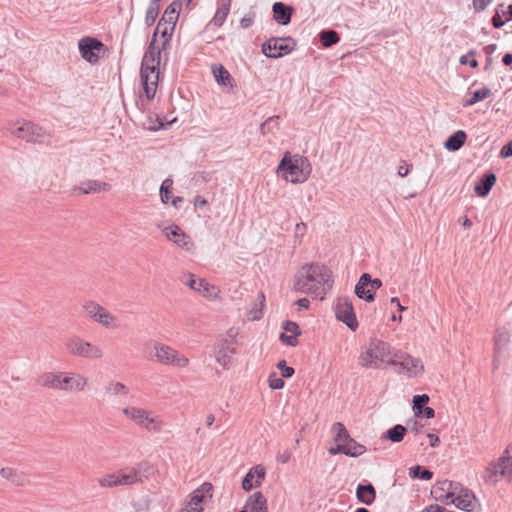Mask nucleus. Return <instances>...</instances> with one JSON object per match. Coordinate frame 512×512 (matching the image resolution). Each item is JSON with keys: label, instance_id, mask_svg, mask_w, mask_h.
Masks as SVG:
<instances>
[{"label": "nucleus", "instance_id": "49530a36", "mask_svg": "<svg viewBox=\"0 0 512 512\" xmlns=\"http://www.w3.org/2000/svg\"><path fill=\"white\" fill-rule=\"evenodd\" d=\"M120 482L121 481L119 480L118 472L104 475L98 481L99 485L104 488L105 487L112 488V487L120 486Z\"/></svg>", "mask_w": 512, "mask_h": 512}, {"label": "nucleus", "instance_id": "338daca9", "mask_svg": "<svg viewBox=\"0 0 512 512\" xmlns=\"http://www.w3.org/2000/svg\"><path fill=\"white\" fill-rule=\"evenodd\" d=\"M448 510L440 506L438 504H430L429 506L425 507L422 512H447Z\"/></svg>", "mask_w": 512, "mask_h": 512}, {"label": "nucleus", "instance_id": "f8f14e48", "mask_svg": "<svg viewBox=\"0 0 512 512\" xmlns=\"http://www.w3.org/2000/svg\"><path fill=\"white\" fill-rule=\"evenodd\" d=\"M152 472V467L148 462H140L134 467L122 469L118 471L120 486H128L142 482L143 478H147Z\"/></svg>", "mask_w": 512, "mask_h": 512}, {"label": "nucleus", "instance_id": "774afa93", "mask_svg": "<svg viewBox=\"0 0 512 512\" xmlns=\"http://www.w3.org/2000/svg\"><path fill=\"white\" fill-rule=\"evenodd\" d=\"M410 168H411V165L407 164L405 161H403L402 165H400L398 167V171H397V174L400 176V177H405L408 175L409 171H410Z\"/></svg>", "mask_w": 512, "mask_h": 512}, {"label": "nucleus", "instance_id": "c756f323", "mask_svg": "<svg viewBox=\"0 0 512 512\" xmlns=\"http://www.w3.org/2000/svg\"><path fill=\"white\" fill-rule=\"evenodd\" d=\"M179 8L180 4L177 2H173L165 9L164 14L162 15L161 19L157 24L155 30L156 33L163 27V25H166L167 23L176 26V22L179 16Z\"/></svg>", "mask_w": 512, "mask_h": 512}, {"label": "nucleus", "instance_id": "4468645a", "mask_svg": "<svg viewBox=\"0 0 512 512\" xmlns=\"http://www.w3.org/2000/svg\"><path fill=\"white\" fill-rule=\"evenodd\" d=\"M381 285L382 282L380 279H372L370 274L363 273L355 286V295L368 302L373 301L375 292Z\"/></svg>", "mask_w": 512, "mask_h": 512}, {"label": "nucleus", "instance_id": "58836bf2", "mask_svg": "<svg viewBox=\"0 0 512 512\" xmlns=\"http://www.w3.org/2000/svg\"><path fill=\"white\" fill-rule=\"evenodd\" d=\"M156 36L157 33L154 32L152 39L148 45L147 50L144 53V56L147 57V59L154 60L155 62L160 63L161 61V52H162V46L159 47L156 44Z\"/></svg>", "mask_w": 512, "mask_h": 512}, {"label": "nucleus", "instance_id": "4d7b16f0", "mask_svg": "<svg viewBox=\"0 0 512 512\" xmlns=\"http://www.w3.org/2000/svg\"><path fill=\"white\" fill-rule=\"evenodd\" d=\"M291 459V452L289 449H284L282 451H279L276 455V460L278 463L285 464L289 462Z\"/></svg>", "mask_w": 512, "mask_h": 512}, {"label": "nucleus", "instance_id": "864d4df0", "mask_svg": "<svg viewBox=\"0 0 512 512\" xmlns=\"http://www.w3.org/2000/svg\"><path fill=\"white\" fill-rule=\"evenodd\" d=\"M277 369L281 371V375L283 378H290L294 375L295 370L293 367L288 366L286 363V360L282 359L280 360L277 365Z\"/></svg>", "mask_w": 512, "mask_h": 512}, {"label": "nucleus", "instance_id": "9b49d317", "mask_svg": "<svg viewBox=\"0 0 512 512\" xmlns=\"http://www.w3.org/2000/svg\"><path fill=\"white\" fill-rule=\"evenodd\" d=\"M295 46L291 37H272L262 44V52L268 58L277 59L293 51Z\"/></svg>", "mask_w": 512, "mask_h": 512}, {"label": "nucleus", "instance_id": "bb28decb", "mask_svg": "<svg viewBox=\"0 0 512 512\" xmlns=\"http://www.w3.org/2000/svg\"><path fill=\"white\" fill-rule=\"evenodd\" d=\"M0 474L3 478L16 486H25L29 483V478L23 471L12 467L2 468Z\"/></svg>", "mask_w": 512, "mask_h": 512}, {"label": "nucleus", "instance_id": "39448f33", "mask_svg": "<svg viewBox=\"0 0 512 512\" xmlns=\"http://www.w3.org/2000/svg\"><path fill=\"white\" fill-rule=\"evenodd\" d=\"M160 63L143 56L140 67L141 84L147 100L155 97L159 80Z\"/></svg>", "mask_w": 512, "mask_h": 512}, {"label": "nucleus", "instance_id": "13d9d810", "mask_svg": "<svg viewBox=\"0 0 512 512\" xmlns=\"http://www.w3.org/2000/svg\"><path fill=\"white\" fill-rule=\"evenodd\" d=\"M497 9L500 10V14L502 16L506 17V21L512 20V4H509L507 7H505V5L502 3L498 5Z\"/></svg>", "mask_w": 512, "mask_h": 512}, {"label": "nucleus", "instance_id": "09e8293b", "mask_svg": "<svg viewBox=\"0 0 512 512\" xmlns=\"http://www.w3.org/2000/svg\"><path fill=\"white\" fill-rule=\"evenodd\" d=\"M172 185H173V181L171 179H165L161 184L160 197H161V201L164 204H167L170 201Z\"/></svg>", "mask_w": 512, "mask_h": 512}, {"label": "nucleus", "instance_id": "a19ab883", "mask_svg": "<svg viewBox=\"0 0 512 512\" xmlns=\"http://www.w3.org/2000/svg\"><path fill=\"white\" fill-rule=\"evenodd\" d=\"M409 476L412 479H420L427 481L433 478V472L421 465H415L409 468Z\"/></svg>", "mask_w": 512, "mask_h": 512}, {"label": "nucleus", "instance_id": "ea45409f", "mask_svg": "<svg viewBox=\"0 0 512 512\" xmlns=\"http://www.w3.org/2000/svg\"><path fill=\"white\" fill-rule=\"evenodd\" d=\"M492 94L491 89L487 87H483L479 90H476L472 93L471 97L466 99L463 103L464 107L472 106L486 98H488Z\"/></svg>", "mask_w": 512, "mask_h": 512}, {"label": "nucleus", "instance_id": "f3484780", "mask_svg": "<svg viewBox=\"0 0 512 512\" xmlns=\"http://www.w3.org/2000/svg\"><path fill=\"white\" fill-rule=\"evenodd\" d=\"M62 391L81 392L87 384L88 378L77 372H62Z\"/></svg>", "mask_w": 512, "mask_h": 512}, {"label": "nucleus", "instance_id": "2eb2a0df", "mask_svg": "<svg viewBox=\"0 0 512 512\" xmlns=\"http://www.w3.org/2000/svg\"><path fill=\"white\" fill-rule=\"evenodd\" d=\"M460 489H462L460 482L444 480L437 482L431 493L436 500L450 504V501Z\"/></svg>", "mask_w": 512, "mask_h": 512}, {"label": "nucleus", "instance_id": "6e6552de", "mask_svg": "<svg viewBox=\"0 0 512 512\" xmlns=\"http://www.w3.org/2000/svg\"><path fill=\"white\" fill-rule=\"evenodd\" d=\"M123 414L137 425L151 432H159L162 427V421L153 416L152 412L138 407H126L122 410Z\"/></svg>", "mask_w": 512, "mask_h": 512}, {"label": "nucleus", "instance_id": "f257e3e1", "mask_svg": "<svg viewBox=\"0 0 512 512\" xmlns=\"http://www.w3.org/2000/svg\"><path fill=\"white\" fill-rule=\"evenodd\" d=\"M332 272L321 264H306L294 276V289L323 299L332 287Z\"/></svg>", "mask_w": 512, "mask_h": 512}, {"label": "nucleus", "instance_id": "e433bc0d", "mask_svg": "<svg viewBox=\"0 0 512 512\" xmlns=\"http://www.w3.org/2000/svg\"><path fill=\"white\" fill-rule=\"evenodd\" d=\"M407 432V427L401 424H396L386 431L385 438L393 443H399L403 440Z\"/></svg>", "mask_w": 512, "mask_h": 512}, {"label": "nucleus", "instance_id": "79ce46f5", "mask_svg": "<svg viewBox=\"0 0 512 512\" xmlns=\"http://www.w3.org/2000/svg\"><path fill=\"white\" fill-rule=\"evenodd\" d=\"M106 393L110 395H127L129 393L128 387L122 382L109 381L105 386Z\"/></svg>", "mask_w": 512, "mask_h": 512}, {"label": "nucleus", "instance_id": "72a5a7b5", "mask_svg": "<svg viewBox=\"0 0 512 512\" xmlns=\"http://www.w3.org/2000/svg\"><path fill=\"white\" fill-rule=\"evenodd\" d=\"M218 3H219V6H218L216 13L211 22L215 26L221 27L224 24L228 14H229L231 0H219Z\"/></svg>", "mask_w": 512, "mask_h": 512}, {"label": "nucleus", "instance_id": "1a4fd4ad", "mask_svg": "<svg viewBox=\"0 0 512 512\" xmlns=\"http://www.w3.org/2000/svg\"><path fill=\"white\" fill-rule=\"evenodd\" d=\"M332 430L335 433L334 441L342 442L344 445V455L358 457L366 452V447L363 444L350 437L343 423L335 422L332 425Z\"/></svg>", "mask_w": 512, "mask_h": 512}, {"label": "nucleus", "instance_id": "052dcab7", "mask_svg": "<svg viewBox=\"0 0 512 512\" xmlns=\"http://www.w3.org/2000/svg\"><path fill=\"white\" fill-rule=\"evenodd\" d=\"M492 1L493 0H473V8L475 12H481L485 10Z\"/></svg>", "mask_w": 512, "mask_h": 512}, {"label": "nucleus", "instance_id": "423d86ee", "mask_svg": "<svg viewBox=\"0 0 512 512\" xmlns=\"http://www.w3.org/2000/svg\"><path fill=\"white\" fill-rule=\"evenodd\" d=\"M387 365L397 367L398 373H403L408 377H417L424 372V365L420 359L401 351L393 353L387 360Z\"/></svg>", "mask_w": 512, "mask_h": 512}, {"label": "nucleus", "instance_id": "473e14b6", "mask_svg": "<svg viewBox=\"0 0 512 512\" xmlns=\"http://www.w3.org/2000/svg\"><path fill=\"white\" fill-rule=\"evenodd\" d=\"M466 138V133L463 130H458L447 138L444 147L448 151H457L464 145Z\"/></svg>", "mask_w": 512, "mask_h": 512}, {"label": "nucleus", "instance_id": "412c9836", "mask_svg": "<svg viewBox=\"0 0 512 512\" xmlns=\"http://www.w3.org/2000/svg\"><path fill=\"white\" fill-rule=\"evenodd\" d=\"M213 485L208 482H204L199 488L194 490L190 495V500L187 506L193 509H203L201 504L206 498H212Z\"/></svg>", "mask_w": 512, "mask_h": 512}, {"label": "nucleus", "instance_id": "dca6fc26", "mask_svg": "<svg viewBox=\"0 0 512 512\" xmlns=\"http://www.w3.org/2000/svg\"><path fill=\"white\" fill-rule=\"evenodd\" d=\"M81 56L90 63H96L99 60L98 54L95 51H100L103 43L96 38L83 37L78 43Z\"/></svg>", "mask_w": 512, "mask_h": 512}, {"label": "nucleus", "instance_id": "0e129e2a", "mask_svg": "<svg viewBox=\"0 0 512 512\" xmlns=\"http://www.w3.org/2000/svg\"><path fill=\"white\" fill-rule=\"evenodd\" d=\"M500 157L501 158H509L512 157V140L503 145V147L500 150Z\"/></svg>", "mask_w": 512, "mask_h": 512}, {"label": "nucleus", "instance_id": "e2e57ef3", "mask_svg": "<svg viewBox=\"0 0 512 512\" xmlns=\"http://www.w3.org/2000/svg\"><path fill=\"white\" fill-rule=\"evenodd\" d=\"M254 17H255V14L254 13H250L248 15H245L241 20H240V25L242 28L244 29H247L249 27L252 26L253 22H254Z\"/></svg>", "mask_w": 512, "mask_h": 512}, {"label": "nucleus", "instance_id": "37998d69", "mask_svg": "<svg viewBox=\"0 0 512 512\" xmlns=\"http://www.w3.org/2000/svg\"><path fill=\"white\" fill-rule=\"evenodd\" d=\"M199 286L201 290H198V292L206 298H216L219 293L218 288L208 283L205 279L200 278Z\"/></svg>", "mask_w": 512, "mask_h": 512}, {"label": "nucleus", "instance_id": "c03bdc74", "mask_svg": "<svg viewBox=\"0 0 512 512\" xmlns=\"http://www.w3.org/2000/svg\"><path fill=\"white\" fill-rule=\"evenodd\" d=\"M509 333L505 328H498L495 334V350L499 353L509 342Z\"/></svg>", "mask_w": 512, "mask_h": 512}, {"label": "nucleus", "instance_id": "2f4dec72", "mask_svg": "<svg viewBox=\"0 0 512 512\" xmlns=\"http://www.w3.org/2000/svg\"><path fill=\"white\" fill-rule=\"evenodd\" d=\"M370 345L375 348V358H378L379 362L387 364V360L393 355L390 345L378 339H371Z\"/></svg>", "mask_w": 512, "mask_h": 512}, {"label": "nucleus", "instance_id": "a18cd8bd", "mask_svg": "<svg viewBox=\"0 0 512 512\" xmlns=\"http://www.w3.org/2000/svg\"><path fill=\"white\" fill-rule=\"evenodd\" d=\"M430 398L427 394H418L413 396V410L415 415L420 417L422 413V408L426 407Z\"/></svg>", "mask_w": 512, "mask_h": 512}, {"label": "nucleus", "instance_id": "c85d7f7f", "mask_svg": "<svg viewBox=\"0 0 512 512\" xmlns=\"http://www.w3.org/2000/svg\"><path fill=\"white\" fill-rule=\"evenodd\" d=\"M496 175L493 172L484 173L475 185L474 191L480 197H486L496 183Z\"/></svg>", "mask_w": 512, "mask_h": 512}, {"label": "nucleus", "instance_id": "bf43d9fd", "mask_svg": "<svg viewBox=\"0 0 512 512\" xmlns=\"http://www.w3.org/2000/svg\"><path fill=\"white\" fill-rule=\"evenodd\" d=\"M491 23L493 25L494 28H501L504 26L505 24V21H503L502 19V15L500 14V10L499 9H496V12L495 14L493 15L492 19H491Z\"/></svg>", "mask_w": 512, "mask_h": 512}, {"label": "nucleus", "instance_id": "3c124183", "mask_svg": "<svg viewBox=\"0 0 512 512\" xmlns=\"http://www.w3.org/2000/svg\"><path fill=\"white\" fill-rule=\"evenodd\" d=\"M268 383H269V387L273 390H280L285 385L283 377H278L275 372H272L269 375Z\"/></svg>", "mask_w": 512, "mask_h": 512}, {"label": "nucleus", "instance_id": "a878e982", "mask_svg": "<svg viewBox=\"0 0 512 512\" xmlns=\"http://www.w3.org/2000/svg\"><path fill=\"white\" fill-rule=\"evenodd\" d=\"M335 316L337 320H357L351 300L339 298L335 307Z\"/></svg>", "mask_w": 512, "mask_h": 512}, {"label": "nucleus", "instance_id": "c9c22d12", "mask_svg": "<svg viewBox=\"0 0 512 512\" xmlns=\"http://www.w3.org/2000/svg\"><path fill=\"white\" fill-rule=\"evenodd\" d=\"M375 348H372L369 344L367 350L363 352L360 356V364L363 367H369V368H378L379 367V360L378 358H375Z\"/></svg>", "mask_w": 512, "mask_h": 512}, {"label": "nucleus", "instance_id": "4be33fe9", "mask_svg": "<svg viewBox=\"0 0 512 512\" xmlns=\"http://www.w3.org/2000/svg\"><path fill=\"white\" fill-rule=\"evenodd\" d=\"M265 478V470L261 466L252 467L242 480V489L249 492L253 488L259 487Z\"/></svg>", "mask_w": 512, "mask_h": 512}, {"label": "nucleus", "instance_id": "603ef678", "mask_svg": "<svg viewBox=\"0 0 512 512\" xmlns=\"http://www.w3.org/2000/svg\"><path fill=\"white\" fill-rule=\"evenodd\" d=\"M279 116L269 117L264 123L260 126V131L262 134H267L273 130L275 126L278 125Z\"/></svg>", "mask_w": 512, "mask_h": 512}, {"label": "nucleus", "instance_id": "6e6d98bb", "mask_svg": "<svg viewBox=\"0 0 512 512\" xmlns=\"http://www.w3.org/2000/svg\"><path fill=\"white\" fill-rule=\"evenodd\" d=\"M182 282L194 291L198 292V290H201L199 286L200 279H195L193 274L185 275Z\"/></svg>", "mask_w": 512, "mask_h": 512}, {"label": "nucleus", "instance_id": "f704fd0d", "mask_svg": "<svg viewBox=\"0 0 512 512\" xmlns=\"http://www.w3.org/2000/svg\"><path fill=\"white\" fill-rule=\"evenodd\" d=\"M212 72L216 82L223 86L231 85L232 77L227 69L224 68L223 65H214L212 67Z\"/></svg>", "mask_w": 512, "mask_h": 512}, {"label": "nucleus", "instance_id": "f03ea898", "mask_svg": "<svg viewBox=\"0 0 512 512\" xmlns=\"http://www.w3.org/2000/svg\"><path fill=\"white\" fill-rule=\"evenodd\" d=\"M277 170L286 180H290L292 183H303L310 176L312 169L306 157L298 154L292 157L289 152H286Z\"/></svg>", "mask_w": 512, "mask_h": 512}, {"label": "nucleus", "instance_id": "aec40b11", "mask_svg": "<svg viewBox=\"0 0 512 512\" xmlns=\"http://www.w3.org/2000/svg\"><path fill=\"white\" fill-rule=\"evenodd\" d=\"M474 500H476L474 493L462 485V489L452 498L450 504H454L460 510L472 512L474 510Z\"/></svg>", "mask_w": 512, "mask_h": 512}, {"label": "nucleus", "instance_id": "5fc2aeb1", "mask_svg": "<svg viewBox=\"0 0 512 512\" xmlns=\"http://www.w3.org/2000/svg\"><path fill=\"white\" fill-rule=\"evenodd\" d=\"M159 13V6H148L146 15H145V23L147 26H151L154 24Z\"/></svg>", "mask_w": 512, "mask_h": 512}, {"label": "nucleus", "instance_id": "a211bd4d", "mask_svg": "<svg viewBox=\"0 0 512 512\" xmlns=\"http://www.w3.org/2000/svg\"><path fill=\"white\" fill-rule=\"evenodd\" d=\"M165 236L172 240L175 244L186 251H191L194 247L193 242L189 236L186 235L182 229L177 225H172L164 229Z\"/></svg>", "mask_w": 512, "mask_h": 512}, {"label": "nucleus", "instance_id": "7ed1b4c3", "mask_svg": "<svg viewBox=\"0 0 512 512\" xmlns=\"http://www.w3.org/2000/svg\"><path fill=\"white\" fill-rule=\"evenodd\" d=\"M239 329L231 327L225 333L218 335L213 345V356L224 369L232 364L233 356L237 353Z\"/></svg>", "mask_w": 512, "mask_h": 512}, {"label": "nucleus", "instance_id": "680f3d73", "mask_svg": "<svg viewBox=\"0 0 512 512\" xmlns=\"http://www.w3.org/2000/svg\"><path fill=\"white\" fill-rule=\"evenodd\" d=\"M474 54H475V52H474V51H470L467 55H463V56H461V57H460V63H461V64H463V65H464V64H466V63H468V64H469V66H470V67H472V68H476V67H478L479 63H478V61H477L476 59H471V60H468V59H467V58H468V56H472V55H474Z\"/></svg>", "mask_w": 512, "mask_h": 512}, {"label": "nucleus", "instance_id": "6ab92c4d", "mask_svg": "<svg viewBox=\"0 0 512 512\" xmlns=\"http://www.w3.org/2000/svg\"><path fill=\"white\" fill-rule=\"evenodd\" d=\"M283 332L279 335V340L289 346L295 347L298 345V337L301 335V329L297 322H283Z\"/></svg>", "mask_w": 512, "mask_h": 512}, {"label": "nucleus", "instance_id": "7c9ffc66", "mask_svg": "<svg viewBox=\"0 0 512 512\" xmlns=\"http://www.w3.org/2000/svg\"><path fill=\"white\" fill-rule=\"evenodd\" d=\"M358 501L365 505H371L376 499V490L371 483H359L356 488Z\"/></svg>", "mask_w": 512, "mask_h": 512}, {"label": "nucleus", "instance_id": "393cba45", "mask_svg": "<svg viewBox=\"0 0 512 512\" xmlns=\"http://www.w3.org/2000/svg\"><path fill=\"white\" fill-rule=\"evenodd\" d=\"M62 379V371L46 372L37 379V383L44 388L62 391Z\"/></svg>", "mask_w": 512, "mask_h": 512}, {"label": "nucleus", "instance_id": "4c0bfd02", "mask_svg": "<svg viewBox=\"0 0 512 512\" xmlns=\"http://www.w3.org/2000/svg\"><path fill=\"white\" fill-rule=\"evenodd\" d=\"M319 40L323 47H331L340 41V37L335 30L326 29L319 33Z\"/></svg>", "mask_w": 512, "mask_h": 512}, {"label": "nucleus", "instance_id": "0eeeda50", "mask_svg": "<svg viewBox=\"0 0 512 512\" xmlns=\"http://www.w3.org/2000/svg\"><path fill=\"white\" fill-rule=\"evenodd\" d=\"M66 349L74 356L90 360L101 359L104 355L103 350L80 337H71L65 343Z\"/></svg>", "mask_w": 512, "mask_h": 512}, {"label": "nucleus", "instance_id": "b1692460", "mask_svg": "<svg viewBox=\"0 0 512 512\" xmlns=\"http://www.w3.org/2000/svg\"><path fill=\"white\" fill-rule=\"evenodd\" d=\"M111 189V185L106 182L98 180H86L80 183L79 186L75 187V191L79 194H92L106 192Z\"/></svg>", "mask_w": 512, "mask_h": 512}, {"label": "nucleus", "instance_id": "9d476101", "mask_svg": "<svg viewBox=\"0 0 512 512\" xmlns=\"http://www.w3.org/2000/svg\"><path fill=\"white\" fill-rule=\"evenodd\" d=\"M153 349L155 350L156 360L164 365H171L179 368L188 366L189 359L181 355L174 348L162 344L160 342H153Z\"/></svg>", "mask_w": 512, "mask_h": 512}, {"label": "nucleus", "instance_id": "de8ad7c7", "mask_svg": "<svg viewBox=\"0 0 512 512\" xmlns=\"http://www.w3.org/2000/svg\"><path fill=\"white\" fill-rule=\"evenodd\" d=\"M264 302H265V296L263 293H261L259 295V304H255V306L253 307V309L250 311V316L248 318V320H253V321H256V320H260L263 316L262 314V308L264 306Z\"/></svg>", "mask_w": 512, "mask_h": 512}, {"label": "nucleus", "instance_id": "cd10ccee", "mask_svg": "<svg viewBox=\"0 0 512 512\" xmlns=\"http://www.w3.org/2000/svg\"><path fill=\"white\" fill-rule=\"evenodd\" d=\"M273 17L275 21L280 25H287L291 21L293 8L282 2H276L272 7Z\"/></svg>", "mask_w": 512, "mask_h": 512}, {"label": "nucleus", "instance_id": "8fccbe9b", "mask_svg": "<svg viewBox=\"0 0 512 512\" xmlns=\"http://www.w3.org/2000/svg\"><path fill=\"white\" fill-rule=\"evenodd\" d=\"M174 29L175 26L167 23L166 25H163V27L160 30L157 31V33H161V36L163 38L162 49H166L167 45H169Z\"/></svg>", "mask_w": 512, "mask_h": 512}, {"label": "nucleus", "instance_id": "5701e85b", "mask_svg": "<svg viewBox=\"0 0 512 512\" xmlns=\"http://www.w3.org/2000/svg\"><path fill=\"white\" fill-rule=\"evenodd\" d=\"M83 310L86 317L92 320H114L115 316H112L108 310L100 306L94 301H88L83 305Z\"/></svg>", "mask_w": 512, "mask_h": 512}, {"label": "nucleus", "instance_id": "20e7f679", "mask_svg": "<svg viewBox=\"0 0 512 512\" xmlns=\"http://www.w3.org/2000/svg\"><path fill=\"white\" fill-rule=\"evenodd\" d=\"M7 131L18 139L34 144H43L51 137L43 127L24 119L8 123Z\"/></svg>", "mask_w": 512, "mask_h": 512}, {"label": "nucleus", "instance_id": "69168bd1", "mask_svg": "<svg viewBox=\"0 0 512 512\" xmlns=\"http://www.w3.org/2000/svg\"><path fill=\"white\" fill-rule=\"evenodd\" d=\"M329 454L331 455H337V454H344V445L342 442H336V445L334 447H330L328 449Z\"/></svg>", "mask_w": 512, "mask_h": 512}, {"label": "nucleus", "instance_id": "ddd939ff", "mask_svg": "<svg viewBox=\"0 0 512 512\" xmlns=\"http://www.w3.org/2000/svg\"><path fill=\"white\" fill-rule=\"evenodd\" d=\"M498 475L512 478V458L509 456V449L506 448L504 454L496 463H490L486 468L485 481L495 482Z\"/></svg>", "mask_w": 512, "mask_h": 512}]
</instances>
